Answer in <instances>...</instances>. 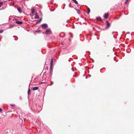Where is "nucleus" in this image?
<instances>
[{
  "label": "nucleus",
  "instance_id": "1",
  "mask_svg": "<svg viewBox=\"0 0 134 134\" xmlns=\"http://www.w3.org/2000/svg\"><path fill=\"white\" fill-rule=\"evenodd\" d=\"M41 26L43 28L46 29L47 27L48 26L47 24H43L41 25Z\"/></svg>",
  "mask_w": 134,
  "mask_h": 134
},
{
  "label": "nucleus",
  "instance_id": "2",
  "mask_svg": "<svg viewBox=\"0 0 134 134\" xmlns=\"http://www.w3.org/2000/svg\"><path fill=\"white\" fill-rule=\"evenodd\" d=\"M45 33L47 34H49L51 33V31L49 29H47Z\"/></svg>",
  "mask_w": 134,
  "mask_h": 134
},
{
  "label": "nucleus",
  "instance_id": "3",
  "mask_svg": "<svg viewBox=\"0 0 134 134\" xmlns=\"http://www.w3.org/2000/svg\"><path fill=\"white\" fill-rule=\"evenodd\" d=\"M106 24H107V27H108V28L110 26V24L109 23V21H106Z\"/></svg>",
  "mask_w": 134,
  "mask_h": 134
},
{
  "label": "nucleus",
  "instance_id": "4",
  "mask_svg": "<svg viewBox=\"0 0 134 134\" xmlns=\"http://www.w3.org/2000/svg\"><path fill=\"white\" fill-rule=\"evenodd\" d=\"M109 15V14L108 13H105L104 14V18L105 19H107Z\"/></svg>",
  "mask_w": 134,
  "mask_h": 134
},
{
  "label": "nucleus",
  "instance_id": "5",
  "mask_svg": "<svg viewBox=\"0 0 134 134\" xmlns=\"http://www.w3.org/2000/svg\"><path fill=\"white\" fill-rule=\"evenodd\" d=\"M53 60V59L52 58L51 60V63L50 67L51 68V72H52V65Z\"/></svg>",
  "mask_w": 134,
  "mask_h": 134
},
{
  "label": "nucleus",
  "instance_id": "6",
  "mask_svg": "<svg viewBox=\"0 0 134 134\" xmlns=\"http://www.w3.org/2000/svg\"><path fill=\"white\" fill-rule=\"evenodd\" d=\"M16 23L18 24L21 25L22 24V22L21 21H16Z\"/></svg>",
  "mask_w": 134,
  "mask_h": 134
},
{
  "label": "nucleus",
  "instance_id": "7",
  "mask_svg": "<svg viewBox=\"0 0 134 134\" xmlns=\"http://www.w3.org/2000/svg\"><path fill=\"white\" fill-rule=\"evenodd\" d=\"M38 89V87H34L33 88V90H37Z\"/></svg>",
  "mask_w": 134,
  "mask_h": 134
},
{
  "label": "nucleus",
  "instance_id": "8",
  "mask_svg": "<svg viewBox=\"0 0 134 134\" xmlns=\"http://www.w3.org/2000/svg\"><path fill=\"white\" fill-rule=\"evenodd\" d=\"M39 18L38 16V14H37V13H36V16H35L34 18L35 19H38Z\"/></svg>",
  "mask_w": 134,
  "mask_h": 134
},
{
  "label": "nucleus",
  "instance_id": "9",
  "mask_svg": "<svg viewBox=\"0 0 134 134\" xmlns=\"http://www.w3.org/2000/svg\"><path fill=\"white\" fill-rule=\"evenodd\" d=\"M31 11H32V12H31L32 13V14H33L34 13L35 10L34 8H32L31 9Z\"/></svg>",
  "mask_w": 134,
  "mask_h": 134
},
{
  "label": "nucleus",
  "instance_id": "10",
  "mask_svg": "<svg viewBox=\"0 0 134 134\" xmlns=\"http://www.w3.org/2000/svg\"><path fill=\"white\" fill-rule=\"evenodd\" d=\"M74 2L77 4H78V3L76 0H72Z\"/></svg>",
  "mask_w": 134,
  "mask_h": 134
},
{
  "label": "nucleus",
  "instance_id": "11",
  "mask_svg": "<svg viewBox=\"0 0 134 134\" xmlns=\"http://www.w3.org/2000/svg\"><path fill=\"white\" fill-rule=\"evenodd\" d=\"M42 20V18H41L40 20L38 21L37 22H36V24H37L38 23H40V21H41Z\"/></svg>",
  "mask_w": 134,
  "mask_h": 134
},
{
  "label": "nucleus",
  "instance_id": "12",
  "mask_svg": "<svg viewBox=\"0 0 134 134\" xmlns=\"http://www.w3.org/2000/svg\"><path fill=\"white\" fill-rule=\"evenodd\" d=\"M18 10L19 12H21V9L20 7H19L18 8Z\"/></svg>",
  "mask_w": 134,
  "mask_h": 134
},
{
  "label": "nucleus",
  "instance_id": "13",
  "mask_svg": "<svg viewBox=\"0 0 134 134\" xmlns=\"http://www.w3.org/2000/svg\"><path fill=\"white\" fill-rule=\"evenodd\" d=\"M96 19L97 20H102V19L100 17H98Z\"/></svg>",
  "mask_w": 134,
  "mask_h": 134
},
{
  "label": "nucleus",
  "instance_id": "14",
  "mask_svg": "<svg viewBox=\"0 0 134 134\" xmlns=\"http://www.w3.org/2000/svg\"><path fill=\"white\" fill-rule=\"evenodd\" d=\"M88 12H87V13L88 14H89L90 12V8H88Z\"/></svg>",
  "mask_w": 134,
  "mask_h": 134
},
{
  "label": "nucleus",
  "instance_id": "15",
  "mask_svg": "<svg viewBox=\"0 0 134 134\" xmlns=\"http://www.w3.org/2000/svg\"><path fill=\"white\" fill-rule=\"evenodd\" d=\"M76 9V10L77 12L79 14L80 13V10L79 9Z\"/></svg>",
  "mask_w": 134,
  "mask_h": 134
},
{
  "label": "nucleus",
  "instance_id": "16",
  "mask_svg": "<svg viewBox=\"0 0 134 134\" xmlns=\"http://www.w3.org/2000/svg\"><path fill=\"white\" fill-rule=\"evenodd\" d=\"M30 88H29V89H28V94L30 93Z\"/></svg>",
  "mask_w": 134,
  "mask_h": 134
},
{
  "label": "nucleus",
  "instance_id": "17",
  "mask_svg": "<svg viewBox=\"0 0 134 134\" xmlns=\"http://www.w3.org/2000/svg\"><path fill=\"white\" fill-rule=\"evenodd\" d=\"M14 25L12 24H10V27L11 28H12L13 27Z\"/></svg>",
  "mask_w": 134,
  "mask_h": 134
},
{
  "label": "nucleus",
  "instance_id": "18",
  "mask_svg": "<svg viewBox=\"0 0 134 134\" xmlns=\"http://www.w3.org/2000/svg\"><path fill=\"white\" fill-rule=\"evenodd\" d=\"M3 3L2 2H0V7H1Z\"/></svg>",
  "mask_w": 134,
  "mask_h": 134
},
{
  "label": "nucleus",
  "instance_id": "19",
  "mask_svg": "<svg viewBox=\"0 0 134 134\" xmlns=\"http://www.w3.org/2000/svg\"><path fill=\"white\" fill-rule=\"evenodd\" d=\"M10 105L12 107H14L15 106V105L14 104H11Z\"/></svg>",
  "mask_w": 134,
  "mask_h": 134
},
{
  "label": "nucleus",
  "instance_id": "20",
  "mask_svg": "<svg viewBox=\"0 0 134 134\" xmlns=\"http://www.w3.org/2000/svg\"><path fill=\"white\" fill-rule=\"evenodd\" d=\"M128 1V0H126V2H125V4H127V2Z\"/></svg>",
  "mask_w": 134,
  "mask_h": 134
},
{
  "label": "nucleus",
  "instance_id": "21",
  "mask_svg": "<svg viewBox=\"0 0 134 134\" xmlns=\"http://www.w3.org/2000/svg\"><path fill=\"white\" fill-rule=\"evenodd\" d=\"M30 113H29L27 114V116H30Z\"/></svg>",
  "mask_w": 134,
  "mask_h": 134
},
{
  "label": "nucleus",
  "instance_id": "22",
  "mask_svg": "<svg viewBox=\"0 0 134 134\" xmlns=\"http://www.w3.org/2000/svg\"><path fill=\"white\" fill-rule=\"evenodd\" d=\"M3 32V31H0V33H2Z\"/></svg>",
  "mask_w": 134,
  "mask_h": 134
},
{
  "label": "nucleus",
  "instance_id": "23",
  "mask_svg": "<svg viewBox=\"0 0 134 134\" xmlns=\"http://www.w3.org/2000/svg\"><path fill=\"white\" fill-rule=\"evenodd\" d=\"M2 111V109L1 108H0V111Z\"/></svg>",
  "mask_w": 134,
  "mask_h": 134
},
{
  "label": "nucleus",
  "instance_id": "24",
  "mask_svg": "<svg viewBox=\"0 0 134 134\" xmlns=\"http://www.w3.org/2000/svg\"><path fill=\"white\" fill-rule=\"evenodd\" d=\"M24 121H25V120L26 119V118H24Z\"/></svg>",
  "mask_w": 134,
  "mask_h": 134
},
{
  "label": "nucleus",
  "instance_id": "25",
  "mask_svg": "<svg viewBox=\"0 0 134 134\" xmlns=\"http://www.w3.org/2000/svg\"><path fill=\"white\" fill-rule=\"evenodd\" d=\"M114 34V32H113L112 33V34Z\"/></svg>",
  "mask_w": 134,
  "mask_h": 134
},
{
  "label": "nucleus",
  "instance_id": "26",
  "mask_svg": "<svg viewBox=\"0 0 134 134\" xmlns=\"http://www.w3.org/2000/svg\"><path fill=\"white\" fill-rule=\"evenodd\" d=\"M21 119L22 120V119L21 118Z\"/></svg>",
  "mask_w": 134,
  "mask_h": 134
},
{
  "label": "nucleus",
  "instance_id": "27",
  "mask_svg": "<svg viewBox=\"0 0 134 134\" xmlns=\"http://www.w3.org/2000/svg\"><path fill=\"white\" fill-rule=\"evenodd\" d=\"M73 76L75 77V76Z\"/></svg>",
  "mask_w": 134,
  "mask_h": 134
},
{
  "label": "nucleus",
  "instance_id": "28",
  "mask_svg": "<svg viewBox=\"0 0 134 134\" xmlns=\"http://www.w3.org/2000/svg\"><path fill=\"white\" fill-rule=\"evenodd\" d=\"M19 117H20V116H19Z\"/></svg>",
  "mask_w": 134,
  "mask_h": 134
}]
</instances>
